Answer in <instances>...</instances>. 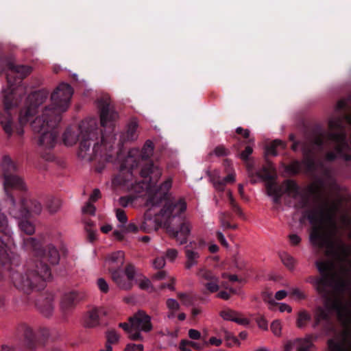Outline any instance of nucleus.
<instances>
[{"label":"nucleus","instance_id":"1","mask_svg":"<svg viewBox=\"0 0 351 351\" xmlns=\"http://www.w3.org/2000/svg\"><path fill=\"white\" fill-rule=\"evenodd\" d=\"M330 252L326 248L331 261L317 262L321 277L310 276L306 282L313 285L324 299V306H317L313 311L312 328L322 322L323 330L330 335L335 326L330 322L332 311H336L342 325L339 334L328 341L329 351H351V271L350 249L339 239L331 241Z\"/></svg>","mask_w":351,"mask_h":351},{"label":"nucleus","instance_id":"2","mask_svg":"<svg viewBox=\"0 0 351 351\" xmlns=\"http://www.w3.org/2000/svg\"><path fill=\"white\" fill-rule=\"evenodd\" d=\"M285 193L295 199L300 197L302 208L307 206L309 199L313 200L315 208L305 213L310 223L313 225L310 241L318 247L327 246L328 252H330L331 241L339 239L337 237L336 216L339 212L341 202L338 199L325 197L317 183L311 184L304 194L300 193L298 186L291 180H287L281 185L273 182L267 184V193L272 197L276 204L279 203Z\"/></svg>","mask_w":351,"mask_h":351},{"label":"nucleus","instance_id":"3","mask_svg":"<svg viewBox=\"0 0 351 351\" xmlns=\"http://www.w3.org/2000/svg\"><path fill=\"white\" fill-rule=\"evenodd\" d=\"M7 80L9 88L5 91L3 96L4 112L0 117V123L8 136L12 134V117L10 110L17 105L22 95L26 93V87L22 84L14 86L10 75L16 73L21 80L27 77L32 71V68L27 65L16 64L14 62L7 63Z\"/></svg>","mask_w":351,"mask_h":351},{"label":"nucleus","instance_id":"4","mask_svg":"<svg viewBox=\"0 0 351 351\" xmlns=\"http://www.w3.org/2000/svg\"><path fill=\"white\" fill-rule=\"evenodd\" d=\"M154 146L150 140L146 141L141 150L138 148L131 149L121 167L119 174L114 179V184L123 186L129 191L140 193L147 186L144 182H136L134 179L132 169L139 165L140 160H147L154 154Z\"/></svg>","mask_w":351,"mask_h":351},{"label":"nucleus","instance_id":"5","mask_svg":"<svg viewBox=\"0 0 351 351\" xmlns=\"http://www.w3.org/2000/svg\"><path fill=\"white\" fill-rule=\"evenodd\" d=\"M350 123L351 117L348 114H344L341 118L331 119L328 123L330 132L322 134L315 138L314 143L317 146L328 145L335 147V152L326 154V158L328 160L331 161L337 158H342L346 160H350V157L347 154L348 145L345 140L343 128L346 124Z\"/></svg>","mask_w":351,"mask_h":351},{"label":"nucleus","instance_id":"6","mask_svg":"<svg viewBox=\"0 0 351 351\" xmlns=\"http://www.w3.org/2000/svg\"><path fill=\"white\" fill-rule=\"evenodd\" d=\"M51 276L49 267L40 263L29 261L25 268L20 270L10 269V278L14 285L24 291L29 292L34 289H40L45 287V282Z\"/></svg>","mask_w":351,"mask_h":351},{"label":"nucleus","instance_id":"7","mask_svg":"<svg viewBox=\"0 0 351 351\" xmlns=\"http://www.w3.org/2000/svg\"><path fill=\"white\" fill-rule=\"evenodd\" d=\"M62 117L49 108H44L40 114L30 122L33 131L40 134L38 143L46 149L53 148L57 142L59 131L58 125Z\"/></svg>","mask_w":351,"mask_h":351},{"label":"nucleus","instance_id":"8","mask_svg":"<svg viewBox=\"0 0 351 351\" xmlns=\"http://www.w3.org/2000/svg\"><path fill=\"white\" fill-rule=\"evenodd\" d=\"M80 128V144L78 156L82 160L91 161L101 152V146H106L104 136L101 138V144L98 142V132L96 128V121L90 119L82 121Z\"/></svg>","mask_w":351,"mask_h":351},{"label":"nucleus","instance_id":"9","mask_svg":"<svg viewBox=\"0 0 351 351\" xmlns=\"http://www.w3.org/2000/svg\"><path fill=\"white\" fill-rule=\"evenodd\" d=\"M49 92L46 90H40L33 93L28 97V106L22 110L19 114V123L25 125L32 122L40 112L42 107L49 97Z\"/></svg>","mask_w":351,"mask_h":351},{"label":"nucleus","instance_id":"10","mask_svg":"<svg viewBox=\"0 0 351 351\" xmlns=\"http://www.w3.org/2000/svg\"><path fill=\"white\" fill-rule=\"evenodd\" d=\"M16 165L9 156H4L1 162L2 178L4 190L7 194L10 189L26 191L27 186L22 178L15 174Z\"/></svg>","mask_w":351,"mask_h":351},{"label":"nucleus","instance_id":"11","mask_svg":"<svg viewBox=\"0 0 351 351\" xmlns=\"http://www.w3.org/2000/svg\"><path fill=\"white\" fill-rule=\"evenodd\" d=\"M23 246L25 250L34 252L35 256L41 259L32 261L38 263L39 266L40 263L47 265L44 261H48L51 265H57L60 261L59 252L52 244L48 245L46 249L43 250L40 243L35 238L29 237L23 240Z\"/></svg>","mask_w":351,"mask_h":351},{"label":"nucleus","instance_id":"12","mask_svg":"<svg viewBox=\"0 0 351 351\" xmlns=\"http://www.w3.org/2000/svg\"><path fill=\"white\" fill-rule=\"evenodd\" d=\"M73 94V90L69 84L61 83L51 95V104L45 108H49L53 113L58 114L62 117V114L69 107Z\"/></svg>","mask_w":351,"mask_h":351},{"label":"nucleus","instance_id":"13","mask_svg":"<svg viewBox=\"0 0 351 351\" xmlns=\"http://www.w3.org/2000/svg\"><path fill=\"white\" fill-rule=\"evenodd\" d=\"M160 205H162V208L160 210L158 216L161 218L160 222L164 223L167 227L169 225L171 226L173 219L179 216L186 209V204L182 199L172 202L167 199L163 201Z\"/></svg>","mask_w":351,"mask_h":351},{"label":"nucleus","instance_id":"14","mask_svg":"<svg viewBox=\"0 0 351 351\" xmlns=\"http://www.w3.org/2000/svg\"><path fill=\"white\" fill-rule=\"evenodd\" d=\"M173 184L171 177L167 178L155 191L150 190L148 193V198L145 206L147 207H158L163 201L168 199V193Z\"/></svg>","mask_w":351,"mask_h":351},{"label":"nucleus","instance_id":"15","mask_svg":"<svg viewBox=\"0 0 351 351\" xmlns=\"http://www.w3.org/2000/svg\"><path fill=\"white\" fill-rule=\"evenodd\" d=\"M27 199H21L18 202L12 195H8L6 200L9 214L16 219L29 217V207H26Z\"/></svg>","mask_w":351,"mask_h":351},{"label":"nucleus","instance_id":"16","mask_svg":"<svg viewBox=\"0 0 351 351\" xmlns=\"http://www.w3.org/2000/svg\"><path fill=\"white\" fill-rule=\"evenodd\" d=\"M191 228V223L186 219H184L180 223L178 229H176L169 225L167 227V230L170 236L176 239V241L178 242L180 245H183L187 242Z\"/></svg>","mask_w":351,"mask_h":351},{"label":"nucleus","instance_id":"17","mask_svg":"<svg viewBox=\"0 0 351 351\" xmlns=\"http://www.w3.org/2000/svg\"><path fill=\"white\" fill-rule=\"evenodd\" d=\"M129 322L132 324V329L135 330L147 332L152 330L151 317L143 311H138L136 313L130 317Z\"/></svg>","mask_w":351,"mask_h":351},{"label":"nucleus","instance_id":"18","mask_svg":"<svg viewBox=\"0 0 351 351\" xmlns=\"http://www.w3.org/2000/svg\"><path fill=\"white\" fill-rule=\"evenodd\" d=\"M100 111L101 124L104 128L113 126L114 122L119 119L118 113L107 101L101 106Z\"/></svg>","mask_w":351,"mask_h":351},{"label":"nucleus","instance_id":"19","mask_svg":"<svg viewBox=\"0 0 351 351\" xmlns=\"http://www.w3.org/2000/svg\"><path fill=\"white\" fill-rule=\"evenodd\" d=\"M140 175L143 178L149 179L150 183H156L162 176V169L153 162H149L142 166Z\"/></svg>","mask_w":351,"mask_h":351},{"label":"nucleus","instance_id":"20","mask_svg":"<svg viewBox=\"0 0 351 351\" xmlns=\"http://www.w3.org/2000/svg\"><path fill=\"white\" fill-rule=\"evenodd\" d=\"M105 263L110 273L120 270L124 264V253L122 251L112 252L106 256Z\"/></svg>","mask_w":351,"mask_h":351},{"label":"nucleus","instance_id":"21","mask_svg":"<svg viewBox=\"0 0 351 351\" xmlns=\"http://www.w3.org/2000/svg\"><path fill=\"white\" fill-rule=\"evenodd\" d=\"M147 208L148 210L145 213L144 219L139 227V230L145 232H151L157 230L162 223L157 219L152 217L150 210L153 208Z\"/></svg>","mask_w":351,"mask_h":351},{"label":"nucleus","instance_id":"22","mask_svg":"<svg viewBox=\"0 0 351 351\" xmlns=\"http://www.w3.org/2000/svg\"><path fill=\"white\" fill-rule=\"evenodd\" d=\"M105 314L101 308H94L86 312L84 317V326L85 328H95L99 325L100 316Z\"/></svg>","mask_w":351,"mask_h":351},{"label":"nucleus","instance_id":"23","mask_svg":"<svg viewBox=\"0 0 351 351\" xmlns=\"http://www.w3.org/2000/svg\"><path fill=\"white\" fill-rule=\"evenodd\" d=\"M77 298V293L74 291L66 293L62 296L60 306L64 313H66L75 306Z\"/></svg>","mask_w":351,"mask_h":351},{"label":"nucleus","instance_id":"24","mask_svg":"<svg viewBox=\"0 0 351 351\" xmlns=\"http://www.w3.org/2000/svg\"><path fill=\"white\" fill-rule=\"evenodd\" d=\"M112 280L121 289L129 290L133 287V283L127 280L121 269L110 273Z\"/></svg>","mask_w":351,"mask_h":351},{"label":"nucleus","instance_id":"25","mask_svg":"<svg viewBox=\"0 0 351 351\" xmlns=\"http://www.w3.org/2000/svg\"><path fill=\"white\" fill-rule=\"evenodd\" d=\"M239 313L231 310L226 309L220 312L221 317L228 321L234 322L241 325H247L249 324V320L247 318L239 317Z\"/></svg>","mask_w":351,"mask_h":351},{"label":"nucleus","instance_id":"26","mask_svg":"<svg viewBox=\"0 0 351 351\" xmlns=\"http://www.w3.org/2000/svg\"><path fill=\"white\" fill-rule=\"evenodd\" d=\"M53 295H49L46 298L40 300L38 302V308L40 312L45 316L49 317L52 315L53 312Z\"/></svg>","mask_w":351,"mask_h":351},{"label":"nucleus","instance_id":"27","mask_svg":"<svg viewBox=\"0 0 351 351\" xmlns=\"http://www.w3.org/2000/svg\"><path fill=\"white\" fill-rule=\"evenodd\" d=\"M185 256L186 260L184 266L186 269H191L193 267L197 265L199 258L198 252L191 250L189 248V246H186L185 249Z\"/></svg>","mask_w":351,"mask_h":351},{"label":"nucleus","instance_id":"28","mask_svg":"<svg viewBox=\"0 0 351 351\" xmlns=\"http://www.w3.org/2000/svg\"><path fill=\"white\" fill-rule=\"evenodd\" d=\"M21 328L23 332L24 337L27 341V347L30 350L36 348V337L32 328L26 325L22 324Z\"/></svg>","mask_w":351,"mask_h":351},{"label":"nucleus","instance_id":"29","mask_svg":"<svg viewBox=\"0 0 351 351\" xmlns=\"http://www.w3.org/2000/svg\"><path fill=\"white\" fill-rule=\"evenodd\" d=\"M311 335H308L304 339H297L293 341V344L296 348L297 351H310V350L315 347Z\"/></svg>","mask_w":351,"mask_h":351},{"label":"nucleus","instance_id":"30","mask_svg":"<svg viewBox=\"0 0 351 351\" xmlns=\"http://www.w3.org/2000/svg\"><path fill=\"white\" fill-rule=\"evenodd\" d=\"M312 316L306 310H301L298 312L296 320V326L299 328L306 327L309 322L311 321Z\"/></svg>","mask_w":351,"mask_h":351},{"label":"nucleus","instance_id":"31","mask_svg":"<svg viewBox=\"0 0 351 351\" xmlns=\"http://www.w3.org/2000/svg\"><path fill=\"white\" fill-rule=\"evenodd\" d=\"M197 276L200 279L202 284L204 281L212 282L219 280L218 277H217L210 270H208L206 268L199 269L197 272Z\"/></svg>","mask_w":351,"mask_h":351},{"label":"nucleus","instance_id":"32","mask_svg":"<svg viewBox=\"0 0 351 351\" xmlns=\"http://www.w3.org/2000/svg\"><path fill=\"white\" fill-rule=\"evenodd\" d=\"M278 147H280L284 149L286 147L285 143L278 139L273 141L269 145L266 147L265 154L267 155L276 156L278 155V152H276V149Z\"/></svg>","mask_w":351,"mask_h":351},{"label":"nucleus","instance_id":"33","mask_svg":"<svg viewBox=\"0 0 351 351\" xmlns=\"http://www.w3.org/2000/svg\"><path fill=\"white\" fill-rule=\"evenodd\" d=\"M138 128V121L136 119H132L128 124L126 132L127 140L134 141L137 138L136 130Z\"/></svg>","mask_w":351,"mask_h":351},{"label":"nucleus","instance_id":"34","mask_svg":"<svg viewBox=\"0 0 351 351\" xmlns=\"http://www.w3.org/2000/svg\"><path fill=\"white\" fill-rule=\"evenodd\" d=\"M166 305L169 309L167 317L173 319L176 315V313L180 309V304L175 299L169 298L167 300Z\"/></svg>","mask_w":351,"mask_h":351},{"label":"nucleus","instance_id":"35","mask_svg":"<svg viewBox=\"0 0 351 351\" xmlns=\"http://www.w3.org/2000/svg\"><path fill=\"white\" fill-rule=\"evenodd\" d=\"M26 207H29V217L33 215H39L42 211L41 204L36 200H28L26 202Z\"/></svg>","mask_w":351,"mask_h":351},{"label":"nucleus","instance_id":"36","mask_svg":"<svg viewBox=\"0 0 351 351\" xmlns=\"http://www.w3.org/2000/svg\"><path fill=\"white\" fill-rule=\"evenodd\" d=\"M19 227L22 232L27 234L31 235L35 232L34 225L27 219H21L19 222Z\"/></svg>","mask_w":351,"mask_h":351},{"label":"nucleus","instance_id":"37","mask_svg":"<svg viewBox=\"0 0 351 351\" xmlns=\"http://www.w3.org/2000/svg\"><path fill=\"white\" fill-rule=\"evenodd\" d=\"M280 259L283 264L289 269L292 270L296 263L295 258L287 252H282L280 255Z\"/></svg>","mask_w":351,"mask_h":351},{"label":"nucleus","instance_id":"38","mask_svg":"<svg viewBox=\"0 0 351 351\" xmlns=\"http://www.w3.org/2000/svg\"><path fill=\"white\" fill-rule=\"evenodd\" d=\"M61 205L60 199L52 197L47 203V209L50 213H55L60 210Z\"/></svg>","mask_w":351,"mask_h":351},{"label":"nucleus","instance_id":"39","mask_svg":"<svg viewBox=\"0 0 351 351\" xmlns=\"http://www.w3.org/2000/svg\"><path fill=\"white\" fill-rule=\"evenodd\" d=\"M63 141L66 145L71 146L76 143L77 136L75 132L68 130L64 134Z\"/></svg>","mask_w":351,"mask_h":351},{"label":"nucleus","instance_id":"40","mask_svg":"<svg viewBox=\"0 0 351 351\" xmlns=\"http://www.w3.org/2000/svg\"><path fill=\"white\" fill-rule=\"evenodd\" d=\"M223 165L226 167V171L228 172V175L223 178L225 182H234L235 173L232 171L230 162L228 160H226L223 162Z\"/></svg>","mask_w":351,"mask_h":351},{"label":"nucleus","instance_id":"41","mask_svg":"<svg viewBox=\"0 0 351 351\" xmlns=\"http://www.w3.org/2000/svg\"><path fill=\"white\" fill-rule=\"evenodd\" d=\"M106 342L111 344L117 343L119 341V335L113 329L108 330L106 332Z\"/></svg>","mask_w":351,"mask_h":351},{"label":"nucleus","instance_id":"42","mask_svg":"<svg viewBox=\"0 0 351 351\" xmlns=\"http://www.w3.org/2000/svg\"><path fill=\"white\" fill-rule=\"evenodd\" d=\"M124 274L126 276V279L133 283L135 276L136 274V269L132 265H128L125 269Z\"/></svg>","mask_w":351,"mask_h":351},{"label":"nucleus","instance_id":"43","mask_svg":"<svg viewBox=\"0 0 351 351\" xmlns=\"http://www.w3.org/2000/svg\"><path fill=\"white\" fill-rule=\"evenodd\" d=\"M203 285L209 293H215L219 289V280L203 282Z\"/></svg>","mask_w":351,"mask_h":351},{"label":"nucleus","instance_id":"44","mask_svg":"<svg viewBox=\"0 0 351 351\" xmlns=\"http://www.w3.org/2000/svg\"><path fill=\"white\" fill-rule=\"evenodd\" d=\"M179 299L181 300L183 304L186 306H190L192 305L194 301L193 298L189 293H178L177 294Z\"/></svg>","mask_w":351,"mask_h":351},{"label":"nucleus","instance_id":"45","mask_svg":"<svg viewBox=\"0 0 351 351\" xmlns=\"http://www.w3.org/2000/svg\"><path fill=\"white\" fill-rule=\"evenodd\" d=\"M225 338L227 341L226 344L228 346L231 347L234 346H240V341L239 339L231 333L226 332Z\"/></svg>","mask_w":351,"mask_h":351},{"label":"nucleus","instance_id":"46","mask_svg":"<svg viewBox=\"0 0 351 351\" xmlns=\"http://www.w3.org/2000/svg\"><path fill=\"white\" fill-rule=\"evenodd\" d=\"M300 169L301 165L298 161H294L286 167V171L291 174L298 173L300 171Z\"/></svg>","mask_w":351,"mask_h":351},{"label":"nucleus","instance_id":"47","mask_svg":"<svg viewBox=\"0 0 351 351\" xmlns=\"http://www.w3.org/2000/svg\"><path fill=\"white\" fill-rule=\"evenodd\" d=\"M116 217L119 221L122 223L121 226V228H122L128 221V218L125 211L121 208L116 209Z\"/></svg>","mask_w":351,"mask_h":351},{"label":"nucleus","instance_id":"48","mask_svg":"<svg viewBox=\"0 0 351 351\" xmlns=\"http://www.w3.org/2000/svg\"><path fill=\"white\" fill-rule=\"evenodd\" d=\"M350 101L349 99L340 100L337 105V110L348 112Z\"/></svg>","mask_w":351,"mask_h":351},{"label":"nucleus","instance_id":"49","mask_svg":"<svg viewBox=\"0 0 351 351\" xmlns=\"http://www.w3.org/2000/svg\"><path fill=\"white\" fill-rule=\"evenodd\" d=\"M212 182L213 184L214 187L220 191H223L224 186L226 184V182L224 181V179H216L215 178H212Z\"/></svg>","mask_w":351,"mask_h":351},{"label":"nucleus","instance_id":"50","mask_svg":"<svg viewBox=\"0 0 351 351\" xmlns=\"http://www.w3.org/2000/svg\"><path fill=\"white\" fill-rule=\"evenodd\" d=\"M290 294L298 300H304L306 298L305 293L298 288L291 289Z\"/></svg>","mask_w":351,"mask_h":351},{"label":"nucleus","instance_id":"51","mask_svg":"<svg viewBox=\"0 0 351 351\" xmlns=\"http://www.w3.org/2000/svg\"><path fill=\"white\" fill-rule=\"evenodd\" d=\"M213 153L217 156H225L229 154V151L224 146L219 145L215 148Z\"/></svg>","mask_w":351,"mask_h":351},{"label":"nucleus","instance_id":"52","mask_svg":"<svg viewBox=\"0 0 351 351\" xmlns=\"http://www.w3.org/2000/svg\"><path fill=\"white\" fill-rule=\"evenodd\" d=\"M152 264L155 269H162L165 265V259L163 256L156 257L153 261Z\"/></svg>","mask_w":351,"mask_h":351},{"label":"nucleus","instance_id":"53","mask_svg":"<svg viewBox=\"0 0 351 351\" xmlns=\"http://www.w3.org/2000/svg\"><path fill=\"white\" fill-rule=\"evenodd\" d=\"M271 330L276 336H280L281 334V324L279 321H274L271 324Z\"/></svg>","mask_w":351,"mask_h":351},{"label":"nucleus","instance_id":"54","mask_svg":"<svg viewBox=\"0 0 351 351\" xmlns=\"http://www.w3.org/2000/svg\"><path fill=\"white\" fill-rule=\"evenodd\" d=\"M97 285L100 291L103 293H107L109 290L107 282L102 278L97 280Z\"/></svg>","mask_w":351,"mask_h":351},{"label":"nucleus","instance_id":"55","mask_svg":"<svg viewBox=\"0 0 351 351\" xmlns=\"http://www.w3.org/2000/svg\"><path fill=\"white\" fill-rule=\"evenodd\" d=\"M82 212L86 214L94 215L95 213V207L89 202L82 208Z\"/></svg>","mask_w":351,"mask_h":351},{"label":"nucleus","instance_id":"56","mask_svg":"<svg viewBox=\"0 0 351 351\" xmlns=\"http://www.w3.org/2000/svg\"><path fill=\"white\" fill-rule=\"evenodd\" d=\"M143 351V344H134V343H129L128 344L124 351Z\"/></svg>","mask_w":351,"mask_h":351},{"label":"nucleus","instance_id":"57","mask_svg":"<svg viewBox=\"0 0 351 351\" xmlns=\"http://www.w3.org/2000/svg\"><path fill=\"white\" fill-rule=\"evenodd\" d=\"M150 281L148 278L143 277L138 281V285L141 289H147L150 287Z\"/></svg>","mask_w":351,"mask_h":351},{"label":"nucleus","instance_id":"58","mask_svg":"<svg viewBox=\"0 0 351 351\" xmlns=\"http://www.w3.org/2000/svg\"><path fill=\"white\" fill-rule=\"evenodd\" d=\"M140 332L141 331L135 330L134 329H131V330L128 333L129 338L133 341L142 340L143 337Z\"/></svg>","mask_w":351,"mask_h":351},{"label":"nucleus","instance_id":"59","mask_svg":"<svg viewBox=\"0 0 351 351\" xmlns=\"http://www.w3.org/2000/svg\"><path fill=\"white\" fill-rule=\"evenodd\" d=\"M252 152H253L252 147L250 146H247L245 147V149H244V151H243L240 154V158L243 160L247 161L248 160L249 156L252 153Z\"/></svg>","mask_w":351,"mask_h":351},{"label":"nucleus","instance_id":"60","mask_svg":"<svg viewBox=\"0 0 351 351\" xmlns=\"http://www.w3.org/2000/svg\"><path fill=\"white\" fill-rule=\"evenodd\" d=\"M178 256V251L175 249H169L166 252V257L170 261H173Z\"/></svg>","mask_w":351,"mask_h":351},{"label":"nucleus","instance_id":"61","mask_svg":"<svg viewBox=\"0 0 351 351\" xmlns=\"http://www.w3.org/2000/svg\"><path fill=\"white\" fill-rule=\"evenodd\" d=\"M256 175L258 178L263 180H267L269 178V173L266 167H263L261 170L257 171Z\"/></svg>","mask_w":351,"mask_h":351},{"label":"nucleus","instance_id":"62","mask_svg":"<svg viewBox=\"0 0 351 351\" xmlns=\"http://www.w3.org/2000/svg\"><path fill=\"white\" fill-rule=\"evenodd\" d=\"M189 337L192 339H199L201 337V333L195 329H190L189 330Z\"/></svg>","mask_w":351,"mask_h":351},{"label":"nucleus","instance_id":"63","mask_svg":"<svg viewBox=\"0 0 351 351\" xmlns=\"http://www.w3.org/2000/svg\"><path fill=\"white\" fill-rule=\"evenodd\" d=\"M289 241H290L291 243L293 245H298L301 241L300 237L298 234H290L289 236Z\"/></svg>","mask_w":351,"mask_h":351},{"label":"nucleus","instance_id":"64","mask_svg":"<svg viewBox=\"0 0 351 351\" xmlns=\"http://www.w3.org/2000/svg\"><path fill=\"white\" fill-rule=\"evenodd\" d=\"M132 202V198L129 197H121L119 199V204L123 207H127Z\"/></svg>","mask_w":351,"mask_h":351}]
</instances>
